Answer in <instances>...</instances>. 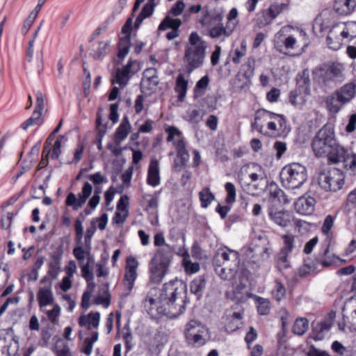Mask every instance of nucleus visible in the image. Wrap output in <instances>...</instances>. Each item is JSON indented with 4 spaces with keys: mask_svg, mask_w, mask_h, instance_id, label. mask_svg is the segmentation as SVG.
<instances>
[{
    "mask_svg": "<svg viewBox=\"0 0 356 356\" xmlns=\"http://www.w3.org/2000/svg\"><path fill=\"white\" fill-rule=\"evenodd\" d=\"M182 22L179 19H173L170 15H167L159 26V31H164L167 29L179 30Z\"/></svg>",
    "mask_w": 356,
    "mask_h": 356,
    "instance_id": "42",
    "label": "nucleus"
},
{
    "mask_svg": "<svg viewBox=\"0 0 356 356\" xmlns=\"http://www.w3.org/2000/svg\"><path fill=\"white\" fill-rule=\"evenodd\" d=\"M165 131L168 133L166 140L168 142H173V147L177 154V158L174 161L173 166L177 170H180L186 165L190 158L186 148V143L178 129L174 127H169L165 129Z\"/></svg>",
    "mask_w": 356,
    "mask_h": 356,
    "instance_id": "5",
    "label": "nucleus"
},
{
    "mask_svg": "<svg viewBox=\"0 0 356 356\" xmlns=\"http://www.w3.org/2000/svg\"><path fill=\"white\" fill-rule=\"evenodd\" d=\"M40 26H38V29L34 31L32 35V38L28 42V47L26 49V57L29 61H31L33 54V46L35 41V38L38 36V33L40 31Z\"/></svg>",
    "mask_w": 356,
    "mask_h": 356,
    "instance_id": "63",
    "label": "nucleus"
},
{
    "mask_svg": "<svg viewBox=\"0 0 356 356\" xmlns=\"http://www.w3.org/2000/svg\"><path fill=\"white\" fill-rule=\"evenodd\" d=\"M73 254L79 261H82L85 258H87V259L90 261V259L91 258L90 251L84 250L81 246L74 248L73 250Z\"/></svg>",
    "mask_w": 356,
    "mask_h": 356,
    "instance_id": "59",
    "label": "nucleus"
},
{
    "mask_svg": "<svg viewBox=\"0 0 356 356\" xmlns=\"http://www.w3.org/2000/svg\"><path fill=\"white\" fill-rule=\"evenodd\" d=\"M335 141L334 132L330 129L323 127L317 132L312 140V147L315 155L327 156Z\"/></svg>",
    "mask_w": 356,
    "mask_h": 356,
    "instance_id": "10",
    "label": "nucleus"
},
{
    "mask_svg": "<svg viewBox=\"0 0 356 356\" xmlns=\"http://www.w3.org/2000/svg\"><path fill=\"white\" fill-rule=\"evenodd\" d=\"M172 250L170 246L160 248L149 262V280L159 284L163 280L172 259Z\"/></svg>",
    "mask_w": 356,
    "mask_h": 356,
    "instance_id": "3",
    "label": "nucleus"
},
{
    "mask_svg": "<svg viewBox=\"0 0 356 356\" xmlns=\"http://www.w3.org/2000/svg\"><path fill=\"white\" fill-rule=\"evenodd\" d=\"M310 94H305L300 90H294L290 92V102L296 106H302L307 101V97Z\"/></svg>",
    "mask_w": 356,
    "mask_h": 356,
    "instance_id": "40",
    "label": "nucleus"
},
{
    "mask_svg": "<svg viewBox=\"0 0 356 356\" xmlns=\"http://www.w3.org/2000/svg\"><path fill=\"white\" fill-rule=\"evenodd\" d=\"M331 23L330 17L327 13H321L316 17L313 29L316 32L323 33L330 28Z\"/></svg>",
    "mask_w": 356,
    "mask_h": 356,
    "instance_id": "31",
    "label": "nucleus"
},
{
    "mask_svg": "<svg viewBox=\"0 0 356 356\" xmlns=\"http://www.w3.org/2000/svg\"><path fill=\"white\" fill-rule=\"evenodd\" d=\"M246 53L245 43L242 42L241 47L236 49L232 54V60L235 64H238L241 62V58H243Z\"/></svg>",
    "mask_w": 356,
    "mask_h": 356,
    "instance_id": "58",
    "label": "nucleus"
},
{
    "mask_svg": "<svg viewBox=\"0 0 356 356\" xmlns=\"http://www.w3.org/2000/svg\"><path fill=\"white\" fill-rule=\"evenodd\" d=\"M131 129V126L128 117L124 116L115 133L114 142L116 145H120V143L127 137Z\"/></svg>",
    "mask_w": 356,
    "mask_h": 356,
    "instance_id": "28",
    "label": "nucleus"
},
{
    "mask_svg": "<svg viewBox=\"0 0 356 356\" xmlns=\"http://www.w3.org/2000/svg\"><path fill=\"white\" fill-rule=\"evenodd\" d=\"M263 119L264 121L268 120L267 128L270 131L271 136H276L282 131L286 127V118L283 115L277 114L266 110H261L257 112L254 118L255 128L260 132H262L263 125L258 123V120Z\"/></svg>",
    "mask_w": 356,
    "mask_h": 356,
    "instance_id": "8",
    "label": "nucleus"
},
{
    "mask_svg": "<svg viewBox=\"0 0 356 356\" xmlns=\"http://www.w3.org/2000/svg\"><path fill=\"white\" fill-rule=\"evenodd\" d=\"M157 294V289L152 288L148 292L145 299L143 302V305L146 312L152 315H156L154 312L158 314H163L165 315V312L162 311V304L161 302V295L158 298H156Z\"/></svg>",
    "mask_w": 356,
    "mask_h": 356,
    "instance_id": "19",
    "label": "nucleus"
},
{
    "mask_svg": "<svg viewBox=\"0 0 356 356\" xmlns=\"http://www.w3.org/2000/svg\"><path fill=\"white\" fill-rule=\"evenodd\" d=\"M182 266L187 274H194L200 270V264L197 262H192L188 252L183 254Z\"/></svg>",
    "mask_w": 356,
    "mask_h": 356,
    "instance_id": "38",
    "label": "nucleus"
},
{
    "mask_svg": "<svg viewBox=\"0 0 356 356\" xmlns=\"http://www.w3.org/2000/svg\"><path fill=\"white\" fill-rule=\"evenodd\" d=\"M207 42L197 32L191 33L184 47L183 62L188 74L200 67L206 57Z\"/></svg>",
    "mask_w": 356,
    "mask_h": 356,
    "instance_id": "2",
    "label": "nucleus"
},
{
    "mask_svg": "<svg viewBox=\"0 0 356 356\" xmlns=\"http://www.w3.org/2000/svg\"><path fill=\"white\" fill-rule=\"evenodd\" d=\"M41 107L39 106V109L35 108L31 115L24 124V129L31 127L38 126L41 124Z\"/></svg>",
    "mask_w": 356,
    "mask_h": 356,
    "instance_id": "50",
    "label": "nucleus"
},
{
    "mask_svg": "<svg viewBox=\"0 0 356 356\" xmlns=\"http://www.w3.org/2000/svg\"><path fill=\"white\" fill-rule=\"evenodd\" d=\"M255 301L257 303V311L261 315H266L270 309V302L268 299L255 296Z\"/></svg>",
    "mask_w": 356,
    "mask_h": 356,
    "instance_id": "52",
    "label": "nucleus"
},
{
    "mask_svg": "<svg viewBox=\"0 0 356 356\" xmlns=\"http://www.w3.org/2000/svg\"><path fill=\"white\" fill-rule=\"evenodd\" d=\"M159 83L156 70L153 67L146 69L140 82L142 92L149 95L156 92Z\"/></svg>",
    "mask_w": 356,
    "mask_h": 356,
    "instance_id": "17",
    "label": "nucleus"
},
{
    "mask_svg": "<svg viewBox=\"0 0 356 356\" xmlns=\"http://www.w3.org/2000/svg\"><path fill=\"white\" fill-rule=\"evenodd\" d=\"M205 113V110L202 108H189L186 111V119L191 124H197L202 122Z\"/></svg>",
    "mask_w": 356,
    "mask_h": 356,
    "instance_id": "35",
    "label": "nucleus"
},
{
    "mask_svg": "<svg viewBox=\"0 0 356 356\" xmlns=\"http://www.w3.org/2000/svg\"><path fill=\"white\" fill-rule=\"evenodd\" d=\"M199 197L201 202V206L207 208L214 200V195L209 188H204L199 193Z\"/></svg>",
    "mask_w": 356,
    "mask_h": 356,
    "instance_id": "53",
    "label": "nucleus"
},
{
    "mask_svg": "<svg viewBox=\"0 0 356 356\" xmlns=\"http://www.w3.org/2000/svg\"><path fill=\"white\" fill-rule=\"evenodd\" d=\"M63 136H59L54 144L51 156L53 159H58L61 153L62 141Z\"/></svg>",
    "mask_w": 356,
    "mask_h": 356,
    "instance_id": "64",
    "label": "nucleus"
},
{
    "mask_svg": "<svg viewBox=\"0 0 356 356\" xmlns=\"http://www.w3.org/2000/svg\"><path fill=\"white\" fill-rule=\"evenodd\" d=\"M191 293L200 298L206 287V280L203 276H199L194 279L190 285Z\"/></svg>",
    "mask_w": 356,
    "mask_h": 356,
    "instance_id": "39",
    "label": "nucleus"
},
{
    "mask_svg": "<svg viewBox=\"0 0 356 356\" xmlns=\"http://www.w3.org/2000/svg\"><path fill=\"white\" fill-rule=\"evenodd\" d=\"M136 63V60L129 59L127 65L122 67H115L112 74L113 83L118 84L121 88L126 87L130 78L135 73L132 68Z\"/></svg>",
    "mask_w": 356,
    "mask_h": 356,
    "instance_id": "16",
    "label": "nucleus"
},
{
    "mask_svg": "<svg viewBox=\"0 0 356 356\" xmlns=\"http://www.w3.org/2000/svg\"><path fill=\"white\" fill-rule=\"evenodd\" d=\"M280 179L284 187L289 189L298 188L307 179L306 168L298 163L286 165L280 172Z\"/></svg>",
    "mask_w": 356,
    "mask_h": 356,
    "instance_id": "6",
    "label": "nucleus"
},
{
    "mask_svg": "<svg viewBox=\"0 0 356 356\" xmlns=\"http://www.w3.org/2000/svg\"><path fill=\"white\" fill-rule=\"evenodd\" d=\"M184 333L186 342L195 347L204 346L209 337L207 327L196 320H191L186 324Z\"/></svg>",
    "mask_w": 356,
    "mask_h": 356,
    "instance_id": "9",
    "label": "nucleus"
},
{
    "mask_svg": "<svg viewBox=\"0 0 356 356\" xmlns=\"http://www.w3.org/2000/svg\"><path fill=\"white\" fill-rule=\"evenodd\" d=\"M6 356H22V348H20L19 338L14 337L6 348Z\"/></svg>",
    "mask_w": 356,
    "mask_h": 356,
    "instance_id": "44",
    "label": "nucleus"
},
{
    "mask_svg": "<svg viewBox=\"0 0 356 356\" xmlns=\"http://www.w3.org/2000/svg\"><path fill=\"white\" fill-rule=\"evenodd\" d=\"M270 195L273 198L277 199L280 202L284 204H288L289 202L284 191L278 188L275 184H271L270 186Z\"/></svg>",
    "mask_w": 356,
    "mask_h": 356,
    "instance_id": "47",
    "label": "nucleus"
},
{
    "mask_svg": "<svg viewBox=\"0 0 356 356\" xmlns=\"http://www.w3.org/2000/svg\"><path fill=\"white\" fill-rule=\"evenodd\" d=\"M92 192V184L88 181H84L81 192L77 195L72 192L68 193L65 200L66 206L72 207L74 211L79 210L85 204Z\"/></svg>",
    "mask_w": 356,
    "mask_h": 356,
    "instance_id": "14",
    "label": "nucleus"
},
{
    "mask_svg": "<svg viewBox=\"0 0 356 356\" xmlns=\"http://www.w3.org/2000/svg\"><path fill=\"white\" fill-rule=\"evenodd\" d=\"M60 269V261L54 259L49 263V270L47 274L41 280L44 284L51 285L52 280L56 279Z\"/></svg>",
    "mask_w": 356,
    "mask_h": 356,
    "instance_id": "29",
    "label": "nucleus"
},
{
    "mask_svg": "<svg viewBox=\"0 0 356 356\" xmlns=\"http://www.w3.org/2000/svg\"><path fill=\"white\" fill-rule=\"evenodd\" d=\"M216 273L224 280H229L234 279L238 273V270H231L230 268L224 266L221 267L217 266L215 269Z\"/></svg>",
    "mask_w": 356,
    "mask_h": 356,
    "instance_id": "49",
    "label": "nucleus"
},
{
    "mask_svg": "<svg viewBox=\"0 0 356 356\" xmlns=\"http://www.w3.org/2000/svg\"><path fill=\"white\" fill-rule=\"evenodd\" d=\"M88 178L94 184L95 186L99 185L101 184H106L108 181V178L100 172L89 175H88Z\"/></svg>",
    "mask_w": 356,
    "mask_h": 356,
    "instance_id": "61",
    "label": "nucleus"
},
{
    "mask_svg": "<svg viewBox=\"0 0 356 356\" xmlns=\"http://www.w3.org/2000/svg\"><path fill=\"white\" fill-rule=\"evenodd\" d=\"M344 179L343 172L337 168H332L327 171L321 172L318 177V184L323 189L333 192L342 188Z\"/></svg>",
    "mask_w": 356,
    "mask_h": 356,
    "instance_id": "11",
    "label": "nucleus"
},
{
    "mask_svg": "<svg viewBox=\"0 0 356 356\" xmlns=\"http://www.w3.org/2000/svg\"><path fill=\"white\" fill-rule=\"evenodd\" d=\"M100 314L97 312H90L87 315H81L78 320L79 325L81 327H85L88 330H96L99 325Z\"/></svg>",
    "mask_w": 356,
    "mask_h": 356,
    "instance_id": "23",
    "label": "nucleus"
},
{
    "mask_svg": "<svg viewBox=\"0 0 356 356\" xmlns=\"http://www.w3.org/2000/svg\"><path fill=\"white\" fill-rule=\"evenodd\" d=\"M18 214V211H8L1 216V227L3 229H8L10 227L13 218Z\"/></svg>",
    "mask_w": 356,
    "mask_h": 356,
    "instance_id": "55",
    "label": "nucleus"
},
{
    "mask_svg": "<svg viewBox=\"0 0 356 356\" xmlns=\"http://www.w3.org/2000/svg\"><path fill=\"white\" fill-rule=\"evenodd\" d=\"M156 6L155 0H148V2L144 6L141 12L137 17L135 22V27L138 28L141 24L143 21L149 17L154 11Z\"/></svg>",
    "mask_w": 356,
    "mask_h": 356,
    "instance_id": "34",
    "label": "nucleus"
},
{
    "mask_svg": "<svg viewBox=\"0 0 356 356\" xmlns=\"http://www.w3.org/2000/svg\"><path fill=\"white\" fill-rule=\"evenodd\" d=\"M270 254L266 241L260 237L252 240L246 251L247 257L254 263L268 259Z\"/></svg>",
    "mask_w": 356,
    "mask_h": 356,
    "instance_id": "13",
    "label": "nucleus"
},
{
    "mask_svg": "<svg viewBox=\"0 0 356 356\" xmlns=\"http://www.w3.org/2000/svg\"><path fill=\"white\" fill-rule=\"evenodd\" d=\"M286 7L284 3H275L270 6L268 10V13L271 19H275L282 10Z\"/></svg>",
    "mask_w": 356,
    "mask_h": 356,
    "instance_id": "60",
    "label": "nucleus"
},
{
    "mask_svg": "<svg viewBox=\"0 0 356 356\" xmlns=\"http://www.w3.org/2000/svg\"><path fill=\"white\" fill-rule=\"evenodd\" d=\"M238 10L236 8H232L227 15V22L225 26L232 32L238 24Z\"/></svg>",
    "mask_w": 356,
    "mask_h": 356,
    "instance_id": "46",
    "label": "nucleus"
},
{
    "mask_svg": "<svg viewBox=\"0 0 356 356\" xmlns=\"http://www.w3.org/2000/svg\"><path fill=\"white\" fill-rule=\"evenodd\" d=\"M187 286L181 280L175 279L163 284L161 291L162 311L170 318H177L185 311Z\"/></svg>",
    "mask_w": 356,
    "mask_h": 356,
    "instance_id": "1",
    "label": "nucleus"
},
{
    "mask_svg": "<svg viewBox=\"0 0 356 356\" xmlns=\"http://www.w3.org/2000/svg\"><path fill=\"white\" fill-rule=\"evenodd\" d=\"M338 100L342 104H347L355 96V85L353 83H348L340 88L334 92Z\"/></svg>",
    "mask_w": 356,
    "mask_h": 356,
    "instance_id": "25",
    "label": "nucleus"
},
{
    "mask_svg": "<svg viewBox=\"0 0 356 356\" xmlns=\"http://www.w3.org/2000/svg\"><path fill=\"white\" fill-rule=\"evenodd\" d=\"M94 304L102 305L107 308L110 305V295L108 289L105 290L104 294L97 296L94 300Z\"/></svg>",
    "mask_w": 356,
    "mask_h": 356,
    "instance_id": "62",
    "label": "nucleus"
},
{
    "mask_svg": "<svg viewBox=\"0 0 356 356\" xmlns=\"http://www.w3.org/2000/svg\"><path fill=\"white\" fill-rule=\"evenodd\" d=\"M138 266L139 262L134 257L129 256L127 258L125 272L122 280L126 295H129L134 286L135 281L138 277L137 269Z\"/></svg>",
    "mask_w": 356,
    "mask_h": 356,
    "instance_id": "15",
    "label": "nucleus"
},
{
    "mask_svg": "<svg viewBox=\"0 0 356 356\" xmlns=\"http://www.w3.org/2000/svg\"><path fill=\"white\" fill-rule=\"evenodd\" d=\"M344 39L343 31L337 24L330 29L327 37V44L330 49L338 50L341 47Z\"/></svg>",
    "mask_w": 356,
    "mask_h": 356,
    "instance_id": "20",
    "label": "nucleus"
},
{
    "mask_svg": "<svg viewBox=\"0 0 356 356\" xmlns=\"http://www.w3.org/2000/svg\"><path fill=\"white\" fill-rule=\"evenodd\" d=\"M309 327L308 321L305 318H298L293 326V332L298 335H302L306 332Z\"/></svg>",
    "mask_w": 356,
    "mask_h": 356,
    "instance_id": "51",
    "label": "nucleus"
},
{
    "mask_svg": "<svg viewBox=\"0 0 356 356\" xmlns=\"http://www.w3.org/2000/svg\"><path fill=\"white\" fill-rule=\"evenodd\" d=\"M286 289L284 285L280 281L276 280L274 289L272 291L273 296L277 301H280L284 297Z\"/></svg>",
    "mask_w": 356,
    "mask_h": 356,
    "instance_id": "57",
    "label": "nucleus"
},
{
    "mask_svg": "<svg viewBox=\"0 0 356 356\" xmlns=\"http://www.w3.org/2000/svg\"><path fill=\"white\" fill-rule=\"evenodd\" d=\"M225 188L227 192V197L225 201L227 204H232L236 201V188L231 182H227L225 185Z\"/></svg>",
    "mask_w": 356,
    "mask_h": 356,
    "instance_id": "56",
    "label": "nucleus"
},
{
    "mask_svg": "<svg viewBox=\"0 0 356 356\" xmlns=\"http://www.w3.org/2000/svg\"><path fill=\"white\" fill-rule=\"evenodd\" d=\"M333 8L341 15H348L356 8V0H334Z\"/></svg>",
    "mask_w": 356,
    "mask_h": 356,
    "instance_id": "24",
    "label": "nucleus"
},
{
    "mask_svg": "<svg viewBox=\"0 0 356 356\" xmlns=\"http://www.w3.org/2000/svg\"><path fill=\"white\" fill-rule=\"evenodd\" d=\"M290 254L280 250L277 255V266L280 270L286 269L290 267L289 257Z\"/></svg>",
    "mask_w": 356,
    "mask_h": 356,
    "instance_id": "54",
    "label": "nucleus"
},
{
    "mask_svg": "<svg viewBox=\"0 0 356 356\" xmlns=\"http://www.w3.org/2000/svg\"><path fill=\"white\" fill-rule=\"evenodd\" d=\"M344 67L339 63L324 64L313 70L314 81L321 87H330L344 78Z\"/></svg>",
    "mask_w": 356,
    "mask_h": 356,
    "instance_id": "4",
    "label": "nucleus"
},
{
    "mask_svg": "<svg viewBox=\"0 0 356 356\" xmlns=\"http://www.w3.org/2000/svg\"><path fill=\"white\" fill-rule=\"evenodd\" d=\"M345 39L352 40L356 37V22L339 23Z\"/></svg>",
    "mask_w": 356,
    "mask_h": 356,
    "instance_id": "43",
    "label": "nucleus"
},
{
    "mask_svg": "<svg viewBox=\"0 0 356 356\" xmlns=\"http://www.w3.org/2000/svg\"><path fill=\"white\" fill-rule=\"evenodd\" d=\"M282 238L283 240L284 245L280 250L291 254L296 247V236L292 234H284L282 236Z\"/></svg>",
    "mask_w": 356,
    "mask_h": 356,
    "instance_id": "48",
    "label": "nucleus"
},
{
    "mask_svg": "<svg viewBox=\"0 0 356 356\" xmlns=\"http://www.w3.org/2000/svg\"><path fill=\"white\" fill-rule=\"evenodd\" d=\"M44 287L40 289L38 293V299L40 307L50 305L53 302L54 298L51 291V285L44 284Z\"/></svg>",
    "mask_w": 356,
    "mask_h": 356,
    "instance_id": "32",
    "label": "nucleus"
},
{
    "mask_svg": "<svg viewBox=\"0 0 356 356\" xmlns=\"http://www.w3.org/2000/svg\"><path fill=\"white\" fill-rule=\"evenodd\" d=\"M132 24L133 19L129 17L122 28V33L125 35L120 38L118 43V58L119 60H123L129 53Z\"/></svg>",
    "mask_w": 356,
    "mask_h": 356,
    "instance_id": "18",
    "label": "nucleus"
},
{
    "mask_svg": "<svg viewBox=\"0 0 356 356\" xmlns=\"http://www.w3.org/2000/svg\"><path fill=\"white\" fill-rule=\"evenodd\" d=\"M110 47L109 41H100L92 45L91 54L95 59H100L106 55Z\"/></svg>",
    "mask_w": 356,
    "mask_h": 356,
    "instance_id": "33",
    "label": "nucleus"
},
{
    "mask_svg": "<svg viewBox=\"0 0 356 356\" xmlns=\"http://www.w3.org/2000/svg\"><path fill=\"white\" fill-rule=\"evenodd\" d=\"M302 32L295 30L290 26H283L274 36L275 48L285 54H291L297 48V36Z\"/></svg>",
    "mask_w": 356,
    "mask_h": 356,
    "instance_id": "7",
    "label": "nucleus"
},
{
    "mask_svg": "<svg viewBox=\"0 0 356 356\" xmlns=\"http://www.w3.org/2000/svg\"><path fill=\"white\" fill-rule=\"evenodd\" d=\"M188 80H186L182 74L177 76L176 79L175 91L178 93V99L183 101L186 97L188 89Z\"/></svg>",
    "mask_w": 356,
    "mask_h": 356,
    "instance_id": "36",
    "label": "nucleus"
},
{
    "mask_svg": "<svg viewBox=\"0 0 356 356\" xmlns=\"http://www.w3.org/2000/svg\"><path fill=\"white\" fill-rule=\"evenodd\" d=\"M160 182L159 162L156 159L152 158L148 166L147 183L152 187H156L160 184Z\"/></svg>",
    "mask_w": 356,
    "mask_h": 356,
    "instance_id": "21",
    "label": "nucleus"
},
{
    "mask_svg": "<svg viewBox=\"0 0 356 356\" xmlns=\"http://www.w3.org/2000/svg\"><path fill=\"white\" fill-rule=\"evenodd\" d=\"M232 33L226 26H224L223 24H218L210 29L209 35L213 39H218L222 36L229 37Z\"/></svg>",
    "mask_w": 356,
    "mask_h": 356,
    "instance_id": "37",
    "label": "nucleus"
},
{
    "mask_svg": "<svg viewBox=\"0 0 356 356\" xmlns=\"http://www.w3.org/2000/svg\"><path fill=\"white\" fill-rule=\"evenodd\" d=\"M314 199L301 197L294 204L296 211L301 215H309L314 211Z\"/></svg>",
    "mask_w": 356,
    "mask_h": 356,
    "instance_id": "26",
    "label": "nucleus"
},
{
    "mask_svg": "<svg viewBox=\"0 0 356 356\" xmlns=\"http://www.w3.org/2000/svg\"><path fill=\"white\" fill-rule=\"evenodd\" d=\"M297 88L295 90L304 92L305 94H310V79L309 72L307 69L304 70L296 78Z\"/></svg>",
    "mask_w": 356,
    "mask_h": 356,
    "instance_id": "30",
    "label": "nucleus"
},
{
    "mask_svg": "<svg viewBox=\"0 0 356 356\" xmlns=\"http://www.w3.org/2000/svg\"><path fill=\"white\" fill-rule=\"evenodd\" d=\"M268 216L270 219L280 227H286L291 224V216L286 211L270 209Z\"/></svg>",
    "mask_w": 356,
    "mask_h": 356,
    "instance_id": "22",
    "label": "nucleus"
},
{
    "mask_svg": "<svg viewBox=\"0 0 356 356\" xmlns=\"http://www.w3.org/2000/svg\"><path fill=\"white\" fill-rule=\"evenodd\" d=\"M213 263L216 266H222L230 268L231 270H239L240 259L238 252L231 250L227 247L219 249L213 258Z\"/></svg>",
    "mask_w": 356,
    "mask_h": 356,
    "instance_id": "12",
    "label": "nucleus"
},
{
    "mask_svg": "<svg viewBox=\"0 0 356 356\" xmlns=\"http://www.w3.org/2000/svg\"><path fill=\"white\" fill-rule=\"evenodd\" d=\"M348 156V154L347 150L342 146L337 144L335 141L334 145H333L332 150L329 152L327 156H328L329 160L332 163H336L343 162L345 163V162L348 161L347 159Z\"/></svg>",
    "mask_w": 356,
    "mask_h": 356,
    "instance_id": "27",
    "label": "nucleus"
},
{
    "mask_svg": "<svg viewBox=\"0 0 356 356\" xmlns=\"http://www.w3.org/2000/svg\"><path fill=\"white\" fill-rule=\"evenodd\" d=\"M99 333L97 330L91 332L90 337H86L84 339L83 345L81 349V352L86 355H90L92 350L94 343L98 340Z\"/></svg>",
    "mask_w": 356,
    "mask_h": 356,
    "instance_id": "41",
    "label": "nucleus"
},
{
    "mask_svg": "<svg viewBox=\"0 0 356 356\" xmlns=\"http://www.w3.org/2000/svg\"><path fill=\"white\" fill-rule=\"evenodd\" d=\"M325 104L328 111L332 113H338L340 111L341 106L344 105V104L341 103L338 100V98L334 93L327 98Z\"/></svg>",
    "mask_w": 356,
    "mask_h": 356,
    "instance_id": "45",
    "label": "nucleus"
}]
</instances>
